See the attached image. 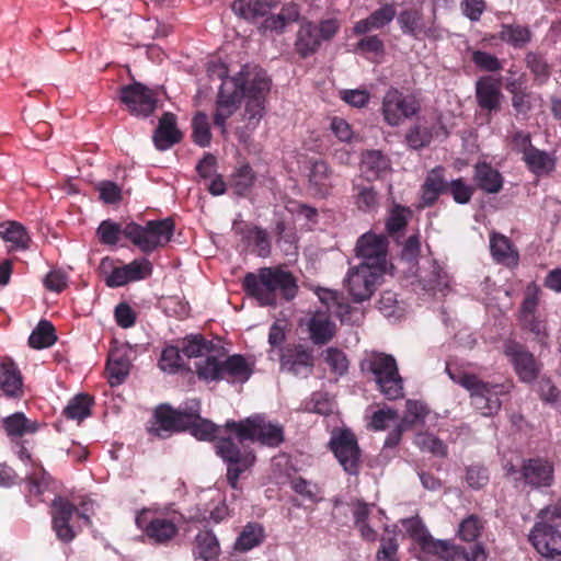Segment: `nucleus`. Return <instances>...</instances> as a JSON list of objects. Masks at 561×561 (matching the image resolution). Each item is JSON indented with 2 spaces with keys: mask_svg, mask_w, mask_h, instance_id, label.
I'll list each match as a JSON object with an SVG mask.
<instances>
[{
  "mask_svg": "<svg viewBox=\"0 0 561 561\" xmlns=\"http://www.w3.org/2000/svg\"><path fill=\"white\" fill-rule=\"evenodd\" d=\"M396 16V9L393 5L386 4L380 9L374 11L367 19L356 23L354 31L358 34L378 30L389 24Z\"/></svg>",
  "mask_w": 561,
  "mask_h": 561,
  "instance_id": "42",
  "label": "nucleus"
},
{
  "mask_svg": "<svg viewBox=\"0 0 561 561\" xmlns=\"http://www.w3.org/2000/svg\"><path fill=\"white\" fill-rule=\"evenodd\" d=\"M256 180L255 172L245 163L234 170L231 174L230 184L236 194L244 196L253 186Z\"/></svg>",
  "mask_w": 561,
  "mask_h": 561,
  "instance_id": "51",
  "label": "nucleus"
},
{
  "mask_svg": "<svg viewBox=\"0 0 561 561\" xmlns=\"http://www.w3.org/2000/svg\"><path fill=\"white\" fill-rule=\"evenodd\" d=\"M415 445L423 451H428L437 457L447 455L446 445L436 436L427 433H419L414 438Z\"/></svg>",
  "mask_w": 561,
  "mask_h": 561,
  "instance_id": "53",
  "label": "nucleus"
},
{
  "mask_svg": "<svg viewBox=\"0 0 561 561\" xmlns=\"http://www.w3.org/2000/svg\"><path fill=\"white\" fill-rule=\"evenodd\" d=\"M305 409L308 412L328 415L332 411V401L328 393L317 391L313 392L310 399L306 402Z\"/></svg>",
  "mask_w": 561,
  "mask_h": 561,
  "instance_id": "58",
  "label": "nucleus"
},
{
  "mask_svg": "<svg viewBox=\"0 0 561 561\" xmlns=\"http://www.w3.org/2000/svg\"><path fill=\"white\" fill-rule=\"evenodd\" d=\"M225 356V350L216 356L195 363L198 379L210 382L226 380L229 383H244L253 374V368L241 354Z\"/></svg>",
  "mask_w": 561,
  "mask_h": 561,
  "instance_id": "2",
  "label": "nucleus"
},
{
  "mask_svg": "<svg viewBox=\"0 0 561 561\" xmlns=\"http://www.w3.org/2000/svg\"><path fill=\"white\" fill-rule=\"evenodd\" d=\"M182 138L183 134L176 126V116L171 112L163 113L152 136L156 148L161 151L170 149Z\"/></svg>",
  "mask_w": 561,
  "mask_h": 561,
  "instance_id": "22",
  "label": "nucleus"
},
{
  "mask_svg": "<svg viewBox=\"0 0 561 561\" xmlns=\"http://www.w3.org/2000/svg\"><path fill=\"white\" fill-rule=\"evenodd\" d=\"M482 529V523L477 515H470L459 525V536L465 541L476 540Z\"/></svg>",
  "mask_w": 561,
  "mask_h": 561,
  "instance_id": "63",
  "label": "nucleus"
},
{
  "mask_svg": "<svg viewBox=\"0 0 561 561\" xmlns=\"http://www.w3.org/2000/svg\"><path fill=\"white\" fill-rule=\"evenodd\" d=\"M356 253L367 260L380 261L386 256V242L385 239L366 233L362 236L356 244Z\"/></svg>",
  "mask_w": 561,
  "mask_h": 561,
  "instance_id": "40",
  "label": "nucleus"
},
{
  "mask_svg": "<svg viewBox=\"0 0 561 561\" xmlns=\"http://www.w3.org/2000/svg\"><path fill=\"white\" fill-rule=\"evenodd\" d=\"M405 140L413 149L426 147L432 141L431 128L423 123H417L407 133Z\"/></svg>",
  "mask_w": 561,
  "mask_h": 561,
  "instance_id": "54",
  "label": "nucleus"
},
{
  "mask_svg": "<svg viewBox=\"0 0 561 561\" xmlns=\"http://www.w3.org/2000/svg\"><path fill=\"white\" fill-rule=\"evenodd\" d=\"M380 278V271L368 264L359 265L353 271V302L370 299Z\"/></svg>",
  "mask_w": 561,
  "mask_h": 561,
  "instance_id": "19",
  "label": "nucleus"
},
{
  "mask_svg": "<svg viewBox=\"0 0 561 561\" xmlns=\"http://www.w3.org/2000/svg\"><path fill=\"white\" fill-rule=\"evenodd\" d=\"M191 419L190 408L174 409L168 403H162L153 410L147 431L151 436L165 439L174 433L187 431Z\"/></svg>",
  "mask_w": 561,
  "mask_h": 561,
  "instance_id": "10",
  "label": "nucleus"
},
{
  "mask_svg": "<svg viewBox=\"0 0 561 561\" xmlns=\"http://www.w3.org/2000/svg\"><path fill=\"white\" fill-rule=\"evenodd\" d=\"M224 430L233 434L240 444L250 442L268 448H277L285 440L283 425L268 421L262 414H253L239 421L228 420Z\"/></svg>",
  "mask_w": 561,
  "mask_h": 561,
  "instance_id": "1",
  "label": "nucleus"
},
{
  "mask_svg": "<svg viewBox=\"0 0 561 561\" xmlns=\"http://www.w3.org/2000/svg\"><path fill=\"white\" fill-rule=\"evenodd\" d=\"M0 394L10 399L24 394L21 370L10 357H0Z\"/></svg>",
  "mask_w": 561,
  "mask_h": 561,
  "instance_id": "20",
  "label": "nucleus"
},
{
  "mask_svg": "<svg viewBox=\"0 0 561 561\" xmlns=\"http://www.w3.org/2000/svg\"><path fill=\"white\" fill-rule=\"evenodd\" d=\"M233 229L248 244H253L259 256L266 257L271 254V242L264 229L248 224L234 226Z\"/></svg>",
  "mask_w": 561,
  "mask_h": 561,
  "instance_id": "29",
  "label": "nucleus"
},
{
  "mask_svg": "<svg viewBox=\"0 0 561 561\" xmlns=\"http://www.w3.org/2000/svg\"><path fill=\"white\" fill-rule=\"evenodd\" d=\"M501 37L515 47H523L530 41V31L520 25H512L502 31Z\"/></svg>",
  "mask_w": 561,
  "mask_h": 561,
  "instance_id": "59",
  "label": "nucleus"
},
{
  "mask_svg": "<svg viewBox=\"0 0 561 561\" xmlns=\"http://www.w3.org/2000/svg\"><path fill=\"white\" fill-rule=\"evenodd\" d=\"M119 100L128 111L138 116H149L157 107V93L140 82L119 89Z\"/></svg>",
  "mask_w": 561,
  "mask_h": 561,
  "instance_id": "13",
  "label": "nucleus"
},
{
  "mask_svg": "<svg viewBox=\"0 0 561 561\" xmlns=\"http://www.w3.org/2000/svg\"><path fill=\"white\" fill-rule=\"evenodd\" d=\"M238 78H240L239 84L242 89V98L247 99V103L243 115L245 125L237 129V135L240 140L245 141L264 116L265 96L270 91L271 81L265 73L261 72L244 75L243 71H240Z\"/></svg>",
  "mask_w": 561,
  "mask_h": 561,
  "instance_id": "3",
  "label": "nucleus"
},
{
  "mask_svg": "<svg viewBox=\"0 0 561 561\" xmlns=\"http://www.w3.org/2000/svg\"><path fill=\"white\" fill-rule=\"evenodd\" d=\"M233 13L247 21L257 22L263 20L264 31L283 32L285 27L298 21L300 12L295 3L282 7L277 14L272 13V4L262 0H234L231 3Z\"/></svg>",
  "mask_w": 561,
  "mask_h": 561,
  "instance_id": "4",
  "label": "nucleus"
},
{
  "mask_svg": "<svg viewBox=\"0 0 561 561\" xmlns=\"http://www.w3.org/2000/svg\"><path fill=\"white\" fill-rule=\"evenodd\" d=\"M420 110L417 101L410 95H404L398 89H389L382 100V115L391 126H398L403 118L415 115Z\"/></svg>",
  "mask_w": 561,
  "mask_h": 561,
  "instance_id": "14",
  "label": "nucleus"
},
{
  "mask_svg": "<svg viewBox=\"0 0 561 561\" xmlns=\"http://www.w3.org/2000/svg\"><path fill=\"white\" fill-rule=\"evenodd\" d=\"M123 266L129 283L146 279L152 274V264L147 259L134 260Z\"/></svg>",
  "mask_w": 561,
  "mask_h": 561,
  "instance_id": "56",
  "label": "nucleus"
},
{
  "mask_svg": "<svg viewBox=\"0 0 561 561\" xmlns=\"http://www.w3.org/2000/svg\"><path fill=\"white\" fill-rule=\"evenodd\" d=\"M130 360L127 351L115 347L110 351L106 360L107 381L111 387L122 385L129 375Z\"/></svg>",
  "mask_w": 561,
  "mask_h": 561,
  "instance_id": "25",
  "label": "nucleus"
},
{
  "mask_svg": "<svg viewBox=\"0 0 561 561\" xmlns=\"http://www.w3.org/2000/svg\"><path fill=\"white\" fill-rule=\"evenodd\" d=\"M334 329L328 312L318 311L308 321L310 339L317 345L327 344L333 337Z\"/></svg>",
  "mask_w": 561,
  "mask_h": 561,
  "instance_id": "32",
  "label": "nucleus"
},
{
  "mask_svg": "<svg viewBox=\"0 0 561 561\" xmlns=\"http://www.w3.org/2000/svg\"><path fill=\"white\" fill-rule=\"evenodd\" d=\"M520 478L533 488L550 486L553 481V468L543 459H528L522 466Z\"/></svg>",
  "mask_w": 561,
  "mask_h": 561,
  "instance_id": "23",
  "label": "nucleus"
},
{
  "mask_svg": "<svg viewBox=\"0 0 561 561\" xmlns=\"http://www.w3.org/2000/svg\"><path fill=\"white\" fill-rule=\"evenodd\" d=\"M389 168V160L379 150H367L360 156V175L367 181L379 179Z\"/></svg>",
  "mask_w": 561,
  "mask_h": 561,
  "instance_id": "27",
  "label": "nucleus"
},
{
  "mask_svg": "<svg viewBox=\"0 0 561 561\" xmlns=\"http://www.w3.org/2000/svg\"><path fill=\"white\" fill-rule=\"evenodd\" d=\"M446 371L454 382L461 385L470 392L472 405L484 416L496 414L502 405L500 396L510 392L512 385L489 383L480 380L474 375H454L449 368Z\"/></svg>",
  "mask_w": 561,
  "mask_h": 561,
  "instance_id": "6",
  "label": "nucleus"
},
{
  "mask_svg": "<svg viewBox=\"0 0 561 561\" xmlns=\"http://www.w3.org/2000/svg\"><path fill=\"white\" fill-rule=\"evenodd\" d=\"M265 538L264 528L257 523H249L239 535L236 548L240 551H249L263 542Z\"/></svg>",
  "mask_w": 561,
  "mask_h": 561,
  "instance_id": "49",
  "label": "nucleus"
},
{
  "mask_svg": "<svg viewBox=\"0 0 561 561\" xmlns=\"http://www.w3.org/2000/svg\"><path fill=\"white\" fill-rule=\"evenodd\" d=\"M504 353L511 358L522 381L531 382L538 377L539 366L534 355L523 345L508 341L504 344Z\"/></svg>",
  "mask_w": 561,
  "mask_h": 561,
  "instance_id": "17",
  "label": "nucleus"
},
{
  "mask_svg": "<svg viewBox=\"0 0 561 561\" xmlns=\"http://www.w3.org/2000/svg\"><path fill=\"white\" fill-rule=\"evenodd\" d=\"M2 426L5 434L14 439L35 434L39 428V423L27 419L23 412H15L3 419Z\"/></svg>",
  "mask_w": 561,
  "mask_h": 561,
  "instance_id": "33",
  "label": "nucleus"
},
{
  "mask_svg": "<svg viewBox=\"0 0 561 561\" xmlns=\"http://www.w3.org/2000/svg\"><path fill=\"white\" fill-rule=\"evenodd\" d=\"M398 416L397 410L390 407H385L373 413L369 425L376 431H383L390 423L397 421Z\"/></svg>",
  "mask_w": 561,
  "mask_h": 561,
  "instance_id": "62",
  "label": "nucleus"
},
{
  "mask_svg": "<svg viewBox=\"0 0 561 561\" xmlns=\"http://www.w3.org/2000/svg\"><path fill=\"white\" fill-rule=\"evenodd\" d=\"M478 105L489 113L499 112L503 101L501 81L490 76L481 77L476 82Z\"/></svg>",
  "mask_w": 561,
  "mask_h": 561,
  "instance_id": "21",
  "label": "nucleus"
},
{
  "mask_svg": "<svg viewBox=\"0 0 561 561\" xmlns=\"http://www.w3.org/2000/svg\"><path fill=\"white\" fill-rule=\"evenodd\" d=\"M474 180L482 191L490 194L497 193L503 184L501 174L485 163L476 167Z\"/></svg>",
  "mask_w": 561,
  "mask_h": 561,
  "instance_id": "45",
  "label": "nucleus"
},
{
  "mask_svg": "<svg viewBox=\"0 0 561 561\" xmlns=\"http://www.w3.org/2000/svg\"><path fill=\"white\" fill-rule=\"evenodd\" d=\"M330 449L345 471L351 469V430L334 431L330 439Z\"/></svg>",
  "mask_w": 561,
  "mask_h": 561,
  "instance_id": "37",
  "label": "nucleus"
},
{
  "mask_svg": "<svg viewBox=\"0 0 561 561\" xmlns=\"http://www.w3.org/2000/svg\"><path fill=\"white\" fill-rule=\"evenodd\" d=\"M93 398L87 393H79L69 400L62 410V415L69 420L82 421L91 415Z\"/></svg>",
  "mask_w": 561,
  "mask_h": 561,
  "instance_id": "47",
  "label": "nucleus"
},
{
  "mask_svg": "<svg viewBox=\"0 0 561 561\" xmlns=\"http://www.w3.org/2000/svg\"><path fill=\"white\" fill-rule=\"evenodd\" d=\"M320 44L321 36L319 35L318 25L311 22L301 24L296 39V49L298 54L306 58L313 54Z\"/></svg>",
  "mask_w": 561,
  "mask_h": 561,
  "instance_id": "34",
  "label": "nucleus"
},
{
  "mask_svg": "<svg viewBox=\"0 0 561 561\" xmlns=\"http://www.w3.org/2000/svg\"><path fill=\"white\" fill-rule=\"evenodd\" d=\"M217 75L224 79L216 100V110L214 112V125L220 130L224 138L227 137V121L239 108L242 100V89H240V78L238 76L227 78L228 69L225 65L216 66Z\"/></svg>",
  "mask_w": 561,
  "mask_h": 561,
  "instance_id": "9",
  "label": "nucleus"
},
{
  "mask_svg": "<svg viewBox=\"0 0 561 561\" xmlns=\"http://www.w3.org/2000/svg\"><path fill=\"white\" fill-rule=\"evenodd\" d=\"M333 186L332 174L329 165L323 160H314L311 162L308 175V188L312 195L325 197Z\"/></svg>",
  "mask_w": 561,
  "mask_h": 561,
  "instance_id": "26",
  "label": "nucleus"
},
{
  "mask_svg": "<svg viewBox=\"0 0 561 561\" xmlns=\"http://www.w3.org/2000/svg\"><path fill=\"white\" fill-rule=\"evenodd\" d=\"M402 524L424 552L437 556L443 561H455V558L459 554L458 549L450 541L434 539L425 529L420 517L414 516L403 519Z\"/></svg>",
  "mask_w": 561,
  "mask_h": 561,
  "instance_id": "12",
  "label": "nucleus"
},
{
  "mask_svg": "<svg viewBox=\"0 0 561 561\" xmlns=\"http://www.w3.org/2000/svg\"><path fill=\"white\" fill-rule=\"evenodd\" d=\"M271 267H261L256 273L249 272L242 280V288L245 294L255 298L261 306H275L277 295L273 294L271 287Z\"/></svg>",
  "mask_w": 561,
  "mask_h": 561,
  "instance_id": "15",
  "label": "nucleus"
},
{
  "mask_svg": "<svg viewBox=\"0 0 561 561\" xmlns=\"http://www.w3.org/2000/svg\"><path fill=\"white\" fill-rule=\"evenodd\" d=\"M194 554L203 561H218L220 546L211 530H202L196 535Z\"/></svg>",
  "mask_w": 561,
  "mask_h": 561,
  "instance_id": "39",
  "label": "nucleus"
},
{
  "mask_svg": "<svg viewBox=\"0 0 561 561\" xmlns=\"http://www.w3.org/2000/svg\"><path fill=\"white\" fill-rule=\"evenodd\" d=\"M100 199L105 204H116L122 199V188L112 181H101L96 184Z\"/></svg>",
  "mask_w": 561,
  "mask_h": 561,
  "instance_id": "64",
  "label": "nucleus"
},
{
  "mask_svg": "<svg viewBox=\"0 0 561 561\" xmlns=\"http://www.w3.org/2000/svg\"><path fill=\"white\" fill-rule=\"evenodd\" d=\"M282 369L295 375H306L311 370L312 355L302 345L287 347L279 358Z\"/></svg>",
  "mask_w": 561,
  "mask_h": 561,
  "instance_id": "24",
  "label": "nucleus"
},
{
  "mask_svg": "<svg viewBox=\"0 0 561 561\" xmlns=\"http://www.w3.org/2000/svg\"><path fill=\"white\" fill-rule=\"evenodd\" d=\"M421 13L416 10H404L398 16L403 33L416 36L420 31Z\"/></svg>",
  "mask_w": 561,
  "mask_h": 561,
  "instance_id": "61",
  "label": "nucleus"
},
{
  "mask_svg": "<svg viewBox=\"0 0 561 561\" xmlns=\"http://www.w3.org/2000/svg\"><path fill=\"white\" fill-rule=\"evenodd\" d=\"M190 415L192 419L188 421L187 431L192 436L199 440H217L219 438V427L211 421L203 419L198 409L190 408Z\"/></svg>",
  "mask_w": 561,
  "mask_h": 561,
  "instance_id": "36",
  "label": "nucleus"
},
{
  "mask_svg": "<svg viewBox=\"0 0 561 561\" xmlns=\"http://www.w3.org/2000/svg\"><path fill=\"white\" fill-rule=\"evenodd\" d=\"M123 230L124 228L119 224L107 219L100 224L96 234L102 244L115 245L119 240V236L123 234Z\"/></svg>",
  "mask_w": 561,
  "mask_h": 561,
  "instance_id": "55",
  "label": "nucleus"
},
{
  "mask_svg": "<svg viewBox=\"0 0 561 561\" xmlns=\"http://www.w3.org/2000/svg\"><path fill=\"white\" fill-rule=\"evenodd\" d=\"M362 373H370L380 393L388 400L404 397V382L393 356L385 353L367 354L359 363Z\"/></svg>",
  "mask_w": 561,
  "mask_h": 561,
  "instance_id": "5",
  "label": "nucleus"
},
{
  "mask_svg": "<svg viewBox=\"0 0 561 561\" xmlns=\"http://www.w3.org/2000/svg\"><path fill=\"white\" fill-rule=\"evenodd\" d=\"M192 139L202 148L208 147L211 142L209 118L204 112H197L192 118Z\"/></svg>",
  "mask_w": 561,
  "mask_h": 561,
  "instance_id": "50",
  "label": "nucleus"
},
{
  "mask_svg": "<svg viewBox=\"0 0 561 561\" xmlns=\"http://www.w3.org/2000/svg\"><path fill=\"white\" fill-rule=\"evenodd\" d=\"M271 287L273 294L279 293L280 296L289 301L294 299L298 293L297 279L291 272L279 266L271 267Z\"/></svg>",
  "mask_w": 561,
  "mask_h": 561,
  "instance_id": "30",
  "label": "nucleus"
},
{
  "mask_svg": "<svg viewBox=\"0 0 561 561\" xmlns=\"http://www.w3.org/2000/svg\"><path fill=\"white\" fill-rule=\"evenodd\" d=\"M77 507L66 497L56 496L50 505L51 526L59 540L70 542L75 539L76 533L70 520Z\"/></svg>",
  "mask_w": 561,
  "mask_h": 561,
  "instance_id": "16",
  "label": "nucleus"
},
{
  "mask_svg": "<svg viewBox=\"0 0 561 561\" xmlns=\"http://www.w3.org/2000/svg\"><path fill=\"white\" fill-rule=\"evenodd\" d=\"M317 295L321 302L325 305V312L339 318L341 322L350 320L351 304L344 301L341 294L330 289H319Z\"/></svg>",
  "mask_w": 561,
  "mask_h": 561,
  "instance_id": "35",
  "label": "nucleus"
},
{
  "mask_svg": "<svg viewBox=\"0 0 561 561\" xmlns=\"http://www.w3.org/2000/svg\"><path fill=\"white\" fill-rule=\"evenodd\" d=\"M443 169L436 168L428 172L423 184L422 201L424 206L435 203L439 194L447 188V182L443 178Z\"/></svg>",
  "mask_w": 561,
  "mask_h": 561,
  "instance_id": "44",
  "label": "nucleus"
},
{
  "mask_svg": "<svg viewBox=\"0 0 561 561\" xmlns=\"http://www.w3.org/2000/svg\"><path fill=\"white\" fill-rule=\"evenodd\" d=\"M527 68L533 72L536 80L543 83L550 76V69L545 58L537 53H528L525 58Z\"/></svg>",
  "mask_w": 561,
  "mask_h": 561,
  "instance_id": "57",
  "label": "nucleus"
},
{
  "mask_svg": "<svg viewBox=\"0 0 561 561\" xmlns=\"http://www.w3.org/2000/svg\"><path fill=\"white\" fill-rule=\"evenodd\" d=\"M0 236L9 243L11 250H25L31 238L26 229L19 222L8 221L0 225Z\"/></svg>",
  "mask_w": 561,
  "mask_h": 561,
  "instance_id": "41",
  "label": "nucleus"
},
{
  "mask_svg": "<svg viewBox=\"0 0 561 561\" xmlns=\"http://www.w3.org/2000/svg\"><path fill=\"white\" fill-rule=\"evenodd\" d=\"M216 455L227 465V482L232 489H238L242 473L250 470L256 462V455L244 443H237L231 436L219 437L215 442Z\"/></svg>",
  "mask_w": 561,
  "mask_h": 561,
  "instance_id": "8",
  "label": "nucleus"
},
{
  "mask_svg": "<svg viewBox=\"0 0 561 561\" xmlns=\"http://www.w3.org/2000/svg\"><path fill=\"white\" fill-rule=\"evenodd\" d=\"M56 340L54 325L47 320H42L28 336V345L42 350L51 346Z\"/></svg>",
  "mask_w": 561,
  "mask_h": 561,
  "instance_id": "48",
  "label": "nucleus"
},
{
  "mask_svg": "<svg viewBox=\"0 0 561 561\" xmlns=\"http://www.w3.org/2000/svg\"><path fill=\"white\" fill-rule=\"evenodd\" d=\"M175 222L173 218L149 220L145 226L129 222L124 227L123 236L142 253L150 254L165 247L173 238Z\"/></svg>",
  "mask_w": 561,
  "mask_h": 561,
  "instance_id": "7",
  "label": "nucleus"
},
{
  "mask_svg": "<svg viewBox=\"0 0 561 561\" xmlns=\"http://www.w3.org/2000/svg\"><path fill=\"white\" fill-rule=\"evenodd\" d=\"M427 414L428 410L425 404L420 401L408 400L405 414L399 423L410 430L415 424L423 422Z\"/></svg>",
  "mask_w": 561,
  "mask_h": 561,
  "instance_id": "52",
  "label": "nucleus"
},
{
  "mask_svg": "<svg viewBox=\"0 0 561 561\" xmlns=\"http://www.w3.org/2000/svg\"><path fill=\"white\" fill-rule=\"evenodd\" d=\"M528 169L535 174L549 173L554 169V159L546 151L535 147L528 149L523 157Z\"/></svg>",
  "mask_w": 561,
  "mask_h": 561,
  "instance_id": "46",
  "label": "nucleus"
},
{
  "mask_svg": "<svg viewBox=\"0 0 561 561\" xmlns=\"http://www.w3.org/2000/svg\"><path fill=\"white\" fill-rule=\"evenodd\" d=\"M529 538L541 556L561 561V534L552 525L537 523Z\"/></svg>",
  "mask_w": 561,
  "mask_h": 561,
  "instance_id": "18",
  "label": "nucleus"
},
{
  "mask_svg": "<svg viewBox=\"0 0 561 561\" xmlns=\"http://www.w3.org/2000/svg\"><path fill=\"white\" fill-rule=\"evenodd\" d=\"M135 524L142 531L148 542L153 545H167L179 533V527L171 518L150 508L139 511Z\"/></svg>",
  "mask_w": 561,
  "mask_h": 561,
  "instance_id": "11",
  "label": "nucleus"
},
{
  "mask_svg": "<svg viewBox=\"0 0 561 561\" xmlns=\"http://www.w3.org/2000/svg\"><path fill=\"white\" fill-rule=\"evenodd\" d=\"M182 365L180 351L175 346H167L161 353L159 367L165 373H175Z\"/></svg>",
  "mask_w": 561,
  "mask_h": 561,
  "instance_id": "60",
  "label": "nucleus"
},
{
  "mask_svg": "<svg viewBox=\"0 0 561 561\" xmlns=\"http://www.w3.org/2000/svg\"><path fill=\"white\" fill-rule=\"evenodd\" d=\"M224 351L222 346L215 344L213 341L206 340L203 335H187L183 340L182 353L188 358H208L210 355L216 356L217 353Z\"/></svg>",
  "mask_w": 561,
  "mask_h": 561,
  "instance_id": "28",
  "label": "nucleus"
},
{
  "mask_svg": "<svg viewBox=\"0 0 561 561\" xmlns=\"http://www.w3.org/2000/svg\"><path fill=\"white\" fill-rule=\"evenodd\" d=\"M490 250L493 259L500 264L515 266L518 262V253L504 236L493 234L490 239Z\"/></svg>",
  "mask_w": 561,
  "mask_h": 561,
  "instance_id": "38",
  "label": "nucleus"
},
{
  "mask_svg": "<svg viewBox=\"0 0 561 561\" xmlns=\"http://www.w3.org/2000/svg\"><path fill=\"white\" fill-rule=\"evenodd\" d=\"M415 275L424 289L442 290L447 286V275L436 262H428V266L417 270Z\"/></svg>",
  "mask_w": 561,
  "mask_h": 561,
  "instance_id": "43",
  "label": "nucleus"
},
{
  "mask_svg": "<svg viewBox=\"0 0 561 561\" xmlns=\"http://www.w3.org/2000/svg\"><path fill=\"white\" fill-rule=\"evenodd\" d=\"M49 474L44 468H36L25 478V497L30 506H36L43 502L42 495L48 489Z\"/></svg>",
  "mask_w": 561,
  "mask_h": 561,
  "instance_id": "31",
  "label": "nucleus"
}]
</instances>
